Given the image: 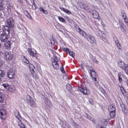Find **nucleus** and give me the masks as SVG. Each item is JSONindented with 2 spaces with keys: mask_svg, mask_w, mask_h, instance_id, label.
Here are the masks:
<instances>
[{
  "mask_svg": "<svg viewBox=\"0 0 128 128\" xmlns=\"http://www.w3.org/2000/svg\"><path fill=\"white\" fill-rule=\"evenodd\" d=\"M76 30L80 34L86 38L88 39L91 43H94L96 41L92 35L87 34L85 32L82 30L80 28H78L76 29Z\"/></svg>",
  "mask_w": 128,
  "mask_h": 128,
  "instance_id": "obj_1",
  "label": "nucleus"
},
{
  "mask_svg": "<svg viewBox=\"0 0 128 128\" xmlns=\"http://www.w3.org/2000/svg\"><path fill=\"white\" fill-rule=\"evenodd\" d=\"M90 74L93 80L95 81V82H94L95 85L96 86H97L98 84V82L96 81V77L98 76L94 70L92 69L90 70Z\"/></svg>",
  "mask_w": 128,
  "mask_h": 128,
  "instance_id": "obj_2",
  "label": "nucleus"
},
{
  "mask_svg": "<svg viewBox=\"0 0 128 128\" xmlns=\"http://www.w3.org/2000/svg\"><path fill=\"white\" fill-rule=\"evenodd\" d=\"M26 99L27 100V102L28 104L30 105L32 107L36 106V104L34 100L30 96L28 95L26 97Z\"/></svg>",
  "mask_w": 128,
  "mask_h": 128,
  "instance_id": "obj_3",
  "label": "nucleus"
},
{
  "mask_svg": "<svg viewBox=\"0 0 128 128\" xmlns=\"http://www.w3.org/2000/svg\"><path fill=\"white\" fill-rule=\"evenodd\" d=\"M4 57L7 61L9 62L12 59L13 56L10 53L6 52L4 54Z\"/></svg>",
  "mask_w": 128,
  "mask_h": 128,
  "instance_id": "obj_4",
  "label": "nucleus"
},
{
  "mask_svg": "<svg viewBox=\"0 0 128 128\" xmlns=\"http://www.w3.org/2000/svg\"><path fill=\"white\" fill-rule=\"evenodd\" d=\"M29 66L33 77L34 78H36L37 77L36 75L34 73V71L35 68L33 64H29Z\"/></svg>",
  "mask_w": 128,
  "mask_h": 128,
  "instance_id": "obj_5",
  "label": "nucleus"
},
{
  "mask_svg": "<svg viewBox=\"0 0 128 128\" xmlns=\"http://www.w3.org/2000/svg\"><path fill=\"white\" fill-rule=\"evenodd\" d=\"M8 35L2 34L0 35V40L1 42H6L8 39Z\"/></svg>",
  "mask_w": 128,
  "mask_h": 128,
  "instance_id": "obj_6",
  "label": "nucleus"
},
{
  "mask_svg": "<svg viewBox=\"0 0 128 128\" xmlns=\"http://www.w3.org/2000/svg\"><path fill=\"white\" fill-rule=\"evenodd\" d=\"M10 29L9 27L8 26H4L2 29L4 32L3 34L9 35L10 34Z\"/></svg>",
  "mask_w": 128,
  "mask_h": 128,
  "instance_id": "obj_7",
  "label": "nucleus"
},
{
  "mask_svg": "<svg viewBox=\"0 0 128 128\" xmlns=\"http://www.w3.org/2000/svg\"><path fill=\"white\" fill-rule=\"evenodd\" d=\"M7 22L10 27H13L14 26V21L12 18L10 17L7 20Z\"/></svg>",
  "mask_w": 128,
  "mask_h": 128,
  "instance_id": "obj_8",
  "label": "nucleus"
},
{
  "mask_svg": "<svg viewBox=\"0 0 128 128\" xmlns=\"http://www.w3.org/2000/svg\"><path fill=\"white\" fill-rule=\"evenodd\" d=\"M14 75V71L11 69L8 70L7 73V75L8 77L10 78H13Z\"/></svg>",
  "mask_w": 128,
  "mask_h": 128,
  "instance_id": "obj_9",
  "label": "nucleus"
},
{
  "mask_svg": "<svg viewBox=\"0 0 128 128\" xmlns=\"http://www.w3.org/2000/svg\"><path fill=\"white\" fill-rule=\"evenodd\" d=\"M91 12L92 16L95 18H97L99 16V14L98 12L94 10H92Z\"/></svg>",
  "mask_w": 128,
  "mask_h": 128,
  "instance_id": "obj_10",
  "label": "nucleus"
},
{
  "mask_svg": "<svg viewBox=\"0 0 128 128\" xmlns=\"http://www.w3.org/2000/svg\"><path fill=\"white\" fill-rule=\"evenodd\" d=\"M28 54L31 56H32L33 58H36V57L35 56L36 54V52L35 51V52H33L31 48H28Z\"/></svg>",
  "mask_w": 128,
  "mask_h": 128,
  "instance_id": "obj_11",
  "label": "nucleus"
},
{
  "mask_svg": "<svg viewBox=\"0 0 128 128\" xmlns=\"http://www.w3.org/2000/svg\"><path fill=\"white\" fill-rule=\"evenodd\" d=\"M6 112L3 110H0V117L2 119H4L6 117Z\"/></svg>",
  "mask_w": 128,
  "mask_h": 128,
  "instance_id": "obj_12",
  "label": "nucleus"
},
{
  "mask_svg": "<svg viewBox=\"0 0 128 128\" xmlns=\"http://www.w3.org/2000/svg\"><path fill=\"white\" fill-rule=\"evenodd\" d=\"M14 114L18 120L19 122H20L22 118L19 112L18 111L16 110L14 112Z\"/></svg>",
  "mask_w": 128,
  "mask_h": 128,
  "instance_id": "obj_13",
  "label": "nucleus"
},
{
  "mask_svg": "<svg viewBox=\"0 0 128 128\" xmlns=\"http://www.w3.org/2000/svg\"><path fill=\"white\" fill-rule=\"evenodd\" d=\"M118 66L121 68H122V70H124V68H125L126 65H128L126 64H125L122 61H120L118 63Z\"/></svg>",
  "mask_w": 128,
  "mask_h": 128,
  "instance_id": "obj_14",
  "label": "nucleus"
},
{
  "mask_svg": "<svg viewBox=\"0 0 128 128\" xmlns=\"http://www.w3.org/2000/svg\"><path fill=\"white\" fill-rule=\"evenodd\" d=\"M11 44L10 42L9 41L5 43L4 44L5 47L7 49H10V48Z\"/></svg>",
  "mask_w": 128,
  "mask_h": 128,
  "instance_id": "obj_15",
  "label": "nucleus"
},
{
  "mask_svg": "<svg viewBox=\"0 0 128 128\" xmlns=\"http://www.w3.org/2000/svg\"><path fill=\"white\" fill-rule=\"evenodd\" d=\"M6 97L5 95L2 93H0V102H3L5 100Z\"/></svg>",
  "mask_w": 128,
  "mask_h": 128,
  "instance_id": "obj_16",
  "label": "nucleus"
},
{
  "mask_svg": "<svg viewBox=\"0 0 128 128\" xmlns=\"http://www.w3.org/2000/svg\"><path fill=\"white\" fill-rule=\"evenodd\" d=\"M115 106L114 105H110L108 108V110L110 112H111L112 111H115Z\"/></svg>",
  "mask_w": 128,
  "mask_h": 128,
  "instance_id": "obj_17",
  "label": "nucleus"
},
{
  "mask_svg": "<svg viewBox=\"0 0 128 128\" xmlns=\"http://www.w3.org/2000/svg\"><path fill=\"white\" fill-rule=\"evenodd\" d=\"M8 90L10 92H14L15 90V87L13 85H11L10 86H9Z\"/></svg>",
  "mask_w": 128,
  "mask_h": 128,
  "instance_id": "obj_18",
  "label": "nucleus"
},
{
  "mask_svg": "<svg viewBox=\"0 0 128 128\" xmlns=\"http://www.w3.org/2000/svg\"><path fill=\"white\" fill-rule=\"evenodd\" d=\"M5 6L2 0H0V10H3Z\"/></svg>",
  "mask_w": 128,
  "mask_h": 128,
  "instance_id": "obj_19",
  "label": "nucleus"
},
{
  "mask_svg": "<svg viewBox=\"0 0 128 128\" xmlns=\"http://www.w3.org/2000/svg\"><path fill=\"white\" fill-rule=\"evenodd\" d=\"M21 59L23 62L26 64H28L29 62L28 60H27L25 56H21Z\"/></svg>",
  "mask_w": 128,
  "mask_h": 128,
  "instance_id": "obj_20",
  "label": "nucleus"
},
{
  "mask_svg": "<svg viewBox=\"0 0 128 128\" xmlns=\"http://www.w3.org/2000/svg\"><path fill=\"white\" fill-rule=\"evenodd\" d=\"M4 72L3 70H0V82L2 80L1 78L4 77Z\"/></svg>",
  "mask_w": 128,
  "mask_h": 128,
  "instance_id": "obj_21",
  "label": "nucleus"
},
{
  "mask_svg": "<svg viewBox=\"0 0 128 128\" xmlns=\"http://www.w3.org/2000/svg\"><path fill=\"white\" fill-rule=\"evenodd\" d=\"M60 8L62 10L68 14H71V12L63 8L60 7Z\"/></svg>",
  "mask_w": 128,
  "mask_h": 128,
  "instance_id": "obj_22",
  "label": "nucleus"
},
{
  "mask_svg": "<svg viewBox=\"0 0 128 128\" xmlns=\"http://www.w3.org/2000/svg\"><path fill=\"white\" fill-rule=\"evenodd\" d=\"M110 112V115L111 118H113L115 116L116 114L115 111H112Z\"/></svg>",
  "mask_w": 128,
  "mask_h": 128,
  "instance_id": "obj_23",
  "label": "nucleus"
},
{
  "mask_svg": "<svg viewBox=\"0 0 128 128\" xmlns=\"http://www.w3.org/2000/svg\"><path fill=\"white\" fill-rule=\"evenodd\" d=\"M40 10V11L42 12L43 13L45 14H48V12L47 11L44 10L42 7H40L39 8Z\"/></svg>",
  "mask_w": 128,
  "mask_h": 128,
  "instance_id": "obj_24",
  "label": "nucleus"
},
{
  "mask_svg": "<svg viewBox=\"0 0 128 128\" xmlns=\"http://www.w3.org/2000/svg\"><path fill=\"white\" fill-rule=\"evenodd\" d=\"M32 3V8L34 10H35L36 8V4H35L34 0L33 1Z\"/></svg>",
  "mask_w": 128,
  "mask_h": 128,
  "instance_id": "obj_25",
  "label": "nucleus"
},
{
  "mask_svg": "<svg viewBox=\"0 0 128 128\" xmlns=\"http://www.w3.org/2000/svg\"><path fill=\"white\" fill-rule=\"evenodd\" d=\"M2 86H3L5 88L8 89L9 85L8 84L5 83L2 84Z\"/></svg>",
  "mask_w": 128,
  "mask_h": 128,
  "instance_id": "obj_26",
  "label": "nucleus"
},
{
  "mask_svg": "<svg viewBox=\"0 0 128 128\" xmlns=\"http://www.w3.org/2000/svg\"><path fill=\"white\" fill-rule=\"evenodd\" d=\"M52 65L54 69L57 70L59 68L58 65H55L54 63H52Z\"/></svg>",
  "mask_w": 128,
  "mask_h": 128,
  "instance_id": "obj_27",
  "label": "nucleus"
},
{
  "mask_svg": "<svg viewBox=\"0 0 128 128\" xmlns=\"http://www.w3.org/2000/svg\"><path fill=\"white\" fill-rule=\"evenodd\" d=\"M58 18L60 21L63 22H65L66 20L62 17L60 16H59L58 17Z\"/></svg>",
  "mask_w": 128,
  "mask_h": 128,
  "instance_id": "obj_28",
  "label": "nucleus"
},
{
  "mask_svg": "<svg viewBox=\"0 0 128 128\" xmlns=\"http://www.w3.org/2000/svg\"><path fill=\"white\" fill-rule=\"evenodd\" d=\"M20 122V123H18L19 126H20V127L21 128H25V126L24 124H23L21 122V121Z\"/></svg>",
  "mask_w": 128,
  "mask_h": 128,
  "instance_id": "obj_29",
  "label": "nucleus"
},
{
  "mask_svg": "<svg viewBox=\"0 0 128 128\" xmlns=\"http://www.w3.org/2000/svg\"><path fill=\"white\" fill-rule=\"evenodd\" d=\"M121 14L123 18H125V17L126 16L125 12L123 10L121 11Z\"/></svg>",
  "mask_w": 128,
  "mask_h": 128,
  "instance_id": "obj_30",
  "label": "nucleus"
},
{
  "mask_svg": "<svg viewBox=\"0 0 128 128\" xmlns=\"http://www.w3.org/2000/svg\"><path fill=\"white\" fill-rule=\"evenodd\" d=\"M69 53V55L71 56L73 58H74V53L72 51H70L68 52Z\"/></svg>",
  "mask_w": 128,
  "mask_h": 128,
  "instance_id": "obj_31",
  "label": "nucleus"
},
{
  "mask_svg": "<svg viewBox=\"0 0 128 128\" xmlns=\"http://www.w3.org/2000/svg\"><path fill=\"white\" fill-rule=\"evenodd\" d=\"M66 87L67 90H70L72 88L71 86L69 84H68L66 85Z\"/></svg>",
  "mask_w": 128,
  "mask_h": 128,
  "instance_id": "obj_32",
  "label": "nucleus"
},
{
  "mask_svg": "<svg viewBox=\"0 0 128 128\" xmlns=\"http://www.w3.org/2000/svg\"><path fill=\"white\" fill-rule=\"evenodd\" d=\"M124 71L126 74L128 75V65H126L125 68H124Z\"/></svg>",
  "mask_w": 128,
  "mask_h": 128,
  "instance_id": "obj_33",
  "label": "nucleus"
},
{
  "mask_svg": "<svg viewBox=\"0 0 128 128\" xmlns=\"http://www.w3.org/2000/svg\"><path fill=\"white\" fill-rule=\"evenodd\" d=\"M59 62V60L57 57L56 56H54L53 57V61L52 62Z\"/></svg>",
  "mask_w": 128,
  "mask_h": 128,
  "instance_id": "obj_34",
  "label": "nucleus"
},
{
  "mask_svg": "<svg viewBox=\"0 0 128 128\" xmlns=\"http://www.w3.org/2000/svg\"><path fill=\"white\" fill-rule=\"evenodd\" d=\"M89 8L88 5H84V8L82 9L85 10H88Z\"/></svg>",
  "mask_w": 128,
  "mask_h": 128,
  "instance_id": "obj_35",
  "label": "nucleus"
},
{
  "mask_svg": "<svg viewBox=\"0 0 128 128\" xmlns=\"http://www.w3.org/2000/svg\"><path fill=\"white\" fill-rule=\"evenodd\" d=\"M92 60L96 64H98V62L97 60L94 57L92 58Z\"/></svg>",
  "mask_w": 128,
  "mask_h": 128,
  "instance_id": "obj_36",
  "label": "nucleus"
},
{
  "mask_svg": "<svg viewBox=\"0 0 128 128\" xmlns=\"http://www.w3.org/2000/svg\"><path fill=\"white\" fill-rule=\"evenodd\" d=\"M84 5L82 2H79V6L81 7V8H84Z\"/></svg>",
  "mask_w": 128,
  "mask_h": 128,
  "instance_id": "obj_37",
  "label": "nucleus"
},
{
  "mask_svg": "<svg viewBox=\"0 0 128 128\" xmlns=\"http://www.w3.org/2000/svg\"><path fill=\"white\" fill-rule=\"evenodd\" d=\"M120 90L121 91L122 93L123 94H124L125 93V90L124 89V88L122 87H121L120 88Z\"/></svg>",
  "mask_w": 128,
  "mask_h": 128,
  "instance_id": "obj_38",
  "label": "nucleus"
},
{
  "mask_svg": "<svg viewBox=\"0 0 128 128\" xmlns=\"http://www.w3.org/2000/svg\"><path fill=\"white\" fill-rule=\"evenodd\" d=\"M63 50L67 53H68L69 52V50L67 48H64L63 49Z\"/></svg>",
  "mask_w": 128,
  "mask_h": 128,
  "instance_id": "obj_39",
  "label": "nucleus"
},
{
  "mask_svg": "<svg viewBox=\"0 0 128 128\" xmlns=\"http://www.w3.org/2000/svg\"><path fill=\"white\" fill-rule=\"evenodd\" d=\"M85 89H84L83 88H82L81 87H79V90L80 92H82L83 93L84 92V90Z\"/></svg>",
  "mask_w": 128,
  "mask_h": 128,
  "instance_id": "obj_40",
  "label": "nucleus"
},
{
  "mask_svg": "<svg viewBox=\"0 0 128 128\" xmlns=\"http://www.w3.org/2000/svg\"><path fill=\"white\" fill-rule=\"evenodd\" d=\"M124 20V21L126 23L128 22V19L126 16L125 17V18H123Z\"/></svg>",
  "mask_w": 128,
  "mask_h": 128,
  "instance_id": "obj_41",
  "label": "nucleus"
},
{
  "mask_svg": "<svg viewBox=\"0 0 128 128\" xmlns=\"http://www.w3.org/2000/svg\"><path fill=\"white\" fill-rule=\"evenodd\" d=\"M4 63V62L3 61L0 60V68H1L2 66Z\"/></svg>",
  "mask_w": 128,
  "mask_h": 128,
  "instance_id": "obj_42",
  "label": "nucleus"
},
{
  "mask_svg": "<svg viewBox=\"0 0 128 128\" xmlns=\"http://www.w3.org/2000/svg\"><path fill=\"white\" fill-rule=\"evenodd\" d=\"M17 2L20 4H22L23 3V0H17Z\"/></svg>",
  "mask_w": 128,
  "mask_h": 128,
  "instance_id": "obj_43",
  "label": "nucleus"
},
{
  "mask_svg": "<svg viewBox=\"0 0 128 128\" xmlns=\"http://www.w3.org/2000/svg\"><path fill=\"white\" fill-rule=\"evenodd\" d=\"M121 107L122 108V110L123 109L124 110L126 109L125 108V105L123 104H121L120 105Z\"/></svg>",
  "mask_w": 128,
  "mask_h": 128,
  "instance_id": "obj_44",
  "label": "nucleus"
},
{
  "mask_svg": "<svg viewBox=\"0 0 128 128\" xmlns=\"http://www.w3.org/2000/svg\"><path fill=\"white\" fill-rule=\"evenodd\" d=\"M50 43L52 44H53V45H54V40L53 39H52L51 40H50Z\"/></svg>",
  "mask_w": 128,
  "mask_h": 128,
  "instance_id": "obj_45",
  "label": "nucleus"
},
{
  "mask_svg": "<svg viewBox=\"0 0 128 128\" xmlns=\"http://www.w3.org/2000/svg\"><path fill=\"white\" fill-rule=\"evenodd\" d=\"M62 66V67H61L60 68V70H61V71H62V72L63 73H64L65 72V71L64 69V68H63V66Z\"/></svg>",
  "mask_w": 128,
  "mask_h": 128,
  "instance_id": "obj_46",
  "label": "nucleus"
},
{
  "mask_svg": "<svg viewBox=\"0 0 128 128\" xmlns=\"http://www.w3.org/2000/svg\"><path fill=\"white\" fill-rule=\"evenodd\" d=\"M118 77H122V76H123L122 73L121 72H120L118 73Z\"/></svg>",
  "mask_w": 128,
  "mask_h": 128,
  "instance_id": "obj_47",
  "label": "nucleus"
},
{
  "mask_svg": "<svg viewBox=\"0 0 128 128\" xmlns=\"http://www.w3.org/2000/svg\"><path fill=\"white\" fill-rule=\"evenodd\" d=\"M83 93L85 94H87V90L86 89H85L84 90V92Z\"/></svg>",
  "mask_w": 128,
  "mask_h": 128,
  "instance_id": "obj_48",
  "label": "nucleus"
},
{
  "mask_svg": "<svg viewBox=\"0 0 128 128\" xmlns=\"http://www.w3.org/2000/svg\"><path fill=\"white\" fill-rule=\"evenodd\" d=\"M118 80L120 82H122V77H118Z\"/></svg>",
  "mask_w": 128,
  "mask_h": 128,
  "instance_id": "obj_49",
  "label": "nucleus"
},
{
  "mask_svg": "<svg viewBox=\"0 0 128 128\" xmlns=\"http://www.w3.org/2000/svg\"><path fill=\"white\" fill-rule=\"evenodd\" d=\"M120 28L122 29H122H123V30H124V31H125V30H124V27H123V26L122 25V24L121 25H120Z\"/></svg>",
  "mask_w": 128,
  "mask_h": 128,
  "instance_id": "obj_50",
  "label": "nucleus"
},
{
  "mask_svg": "<svg viewBox=\"0 0 128 128\" xmlns=\"http://www.w3.org/2000/svg\"><path fill=\"white\" fill-rule=\"evenodd\" d=\"M118 40V39L116 37H114V42H116V41Z\"/></svg>",
  "mask_w": 128,
  "mask_h": 128,
  "instance_id": "obj_51",
  "label": "nucleus"
},
{
  "mask_svg": "<svg viewBox=\"0 0 128 128\" xmlns=\"http://www.w3.org/2000/svg\"><path fill=\"white\" fill-rule=\"evenodd\" d=\"M3 18V15L0 12V18Z\"/></svg>",
  "mask_w": 128,
  "mask_h": 128,
  "instance_id": "obj_52",
  "label": "nucleus"
},
{
  "mask_svg": "<svg viewBox=\"0 0 128 128\" xmlns=\"http://www.w3.org/2000/svg\"><path fill=\"white\" fill-rule=\"evenodd\" d=\"M120 50H122V47L121 46V45L120 46H119V47H117Z\"/></svg>",
  "mask_w": 128,
  "mask_h": 128,
  "instance_id": "obj_53",
  "label": "nucleus"
},
{
  "mask_svg": "<svg viewBox=\"0 0 128 128\" xmlns=\"http://www.w3.org/2000/svg\"><path fill=\"white\" fill-rule=\"evenodd\" d=\"M52 63H54L55 64V65H58V62H52Z\"/></svg>",
  "mask_w": 128,
  "mask_h": 128,
  "instance_id": "obj_54",
  "label": "nucleus"
},
{
  "mask_svg": "<svg viewBox=\"0 0 128 128\" xmlns=\"http://www.w3.org/2000/svg\"><path fill=\"white\" fill-rule=\"evenodd\" d=\"M116 46L117 47H119V46H120V44L118 43V44H116Z\"/></svg>",
  "mask_w": 128,
  "mask_h": 128,
  "instance_id": "obj_55",
  "label": "nucleus"
},
{
  "mask_svg": "<svg viewBox=\"0 0 128 128\" xmlns=\"http://www.w3.org/2000/svg\"><path fill=\"white\" fill-rule=\"evenodd\" d=\"M115 42L116 44L119 43L118 40L116 42Z\"/></svg>",
  "mask_w": 128,
  "mask_h": 128,
  "instance_id": "obj_56",
  "label": "nucleus"
},
{
  "mask_svg": "<svg viewBox=\"0 0 128 128\" xmlns=\"http://www.w3.org/2000/svg\"><path fill=\"white\" fill-rule=\"evenodd\" d=\"M25 77L26 78V77L27 78H28V75L27 74H26L25 75Z\"/></svg>",
  "mask_w": 128,
  "mask_h": 128,
  "instance_id": "obj_57",
  "label": "nucleus"
},
{
  "mask_svg": "<svg viewBox=\"0 0 128 128\" xmlns=\"http://www.w3.org/2000/svg\"><path fill=\"white\" fill-rule=\"evenodd\" d=\"M89 102L92 104H93V102H90L89 100Z\"/></svg>",
  "mask_w": 128,
  "mask_h": 128,
  "instance_id": "obj_58",
  "label": "nucleus"
},
{
  "mask_svg": "<svg viewBox=\"0 0 128 128\" xmlns=\"http://www.w3.org/2000/svg\"><path fill=\"white\" fill-rule=\"evenodd\" d=\"M126 81V82L127 83V85L128 86V80H127Z\"/></svg>",
  "mask_w": 128,
  "mask_h": 128,
  "instance_id": "obj_59",
  "label": "nucleus"
},
{
  "mask_svg": "<svg viewBox=\"0 0 128 128\" xmlns=\"http://www.w3.org/2000/svg\"><path fill=\"white\" fill-rule=\"evenodd\" d=\"M66 19L68 20L69 21V18L68 17H66Z\"/></svg>",
  "mask_w": 128,
  "mask_h": 128,
  "instance_id": "obj_60",
  "label": "nucleus"
},
{
  "mask_svg": "<svg viewBox=\"0 0 128 128\" xmlns=\"http://www.w3.org/2000/svg\"><path fill=\"white\" fill-rule=\"evenodd\" d=\"M88 118L89 119H91V117L90 116H88Z\"/></svg>",
  "mask_w": 128,
  "mask_h": 128,
  "instance_id": "obj_61",
  "label": "nucleus"
},
{
  "mask_svg": "<svg viewBox=\"0 0 128 128\" xmlns=\"http://www.w3.org/2000/svg\"><path fill=\"white\" fill-rule=\"evenodd\" d=\"M126 7L128 8V4H126Z\"/></svg>",
  "mask_w": 128,
  "mask_h": 128,
  "instance_id": "obj_62",
  "label": "nucleus"
},
{
  "mask_svg": "<svg viewBox=\"0 0 128 128\" xmlns=\"http://www.w3.org/2000/svg\"><path fill=\"white\" fill-rule=\"evenodd\" d=\"M126 24L128 26V22L126 23Z\"/></svg>",
  "mask_w": 128,
  "mask_h": 128,
  "instance_id": "obj_63",
  "label": "nucleus"
},
{
  "mask_svg": "<svg viewBox=\"0 0 128 128\" xmlns=\"http://www.w3.org/2000/svg\"><path fill=\"white\" fill-rule=\"evenodd\" d=\"M100 128H104V127L101 126L100 127Z\"/></svg>",
  "mask_w": 128,
  "mask_h": 128,
  "instance_id": "obj_64",
  "label": "nucleus"
}]
</instances>
